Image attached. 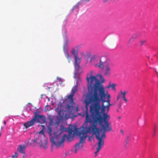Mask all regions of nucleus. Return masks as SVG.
<instances>
[{
    "instance_id": "e433bc0d",
    "label": "nucleus",
    "mask_w": 158,
    "mask_h": 158,
    "mask_svg": "<svg viewBox=\"0 0 158 158\" xmlns=\"http://www.w3.org/2000/svg\"><path fill=\"white\" fill-rule=\"evenodd\" d=\"M1 132H0V136H1Z\"/></svg>"
},
{
    "instance_id": "0eeeda50",
    "label": "nucleus",
    "mask_w": 158,
    "mask_h": 158,
    "mask_svg": "<svg viewBox=\"0 0 158 158\" xmlns=\"http://www.w3.org/2000/svg\"><path fill=\"white\" fill-rule=\"evenodd\" d=\"M69 101L68 102V103L67 105V111H61L60 110H59V107H58L56 109V110L58 112V115L59 117H60V118H64L65 119H68L69 118L70 114H71V113H72L73 110L74 109V110H75V109H74V106H76V110L77 111L78 110V108L77 106H76V104L74 103V104L73 105V110H72L71 112H70L68 110V105L69 104Z\"/></svg>"
},
{
    "instance_id": "b1692460",
    "label": "nucleus",
    "mask_w": 158,
    "mask_h": 158,
    "mask_svg": "<svg viewBox=\"0 0 158 158\" xmlns=\"http://www.w3.org/2000/svg\"><path fill=\"white\" fill-rule=\"evenodd\" d=\"M74 66L75 69L76 70H78L79 69L80 66L79 64L74 63Z\"/></svg>"
},
{
    "instance_id": "72a5a7b5",
    "label": "nucleus",
    "mask_w": 158,
    "mask_h": 158,
    "mask_svg": "<svg viewBox=\"0 0 158 158\" xmlns=\"http://www.w3.org/2000/svg\"><path fill=\"white\" fill-rule=\"evenodd\" d=\"M129 136H127V140H128L129 139Z\"/></svg>"
},
{
    "instance_id": "dca6fc26",
    "label": "nucleus",
    "mask_w": 158,
    "mask_h": 158,
    "mask_svg": "<svg viewBox=\"0 0 158 158\" xmlns=\"http://www.w3.org/2000/svg\"><path fill=\"white\" fill-rule=\"evenodd\" d=\"M78 46H75L72 48L71 51V53L73 55H74V57L78 56Z\"/></svg>"
},
{
    "instance_id": "58836bf2",
    "label": "nucleus",
    "mask_w": 158,
    "mask_h": 158,
    "mask_svg": "<svg viewBox=\"0 0 158 158\" xmlns=\"http://www.w3.org/2000/svg\"><path fill=\"white\" fill-rule=\"evenodd\" d=\"M126 143H127V141H126Z\"/></svg>"
},
{
    "instance_id": "f03ea898",
    "label": "nucleus",
    "mask_w": 158,
    "mask_h": 158,
    "mask_svg": "<svg viewBox=\"0 0 158 158\" xmlns=\"http://www.w3.org/2000/svg\"><path fill=\"white\" fill-rule=\"evenodd\" d=\"M94 72L93 70H91L87 74L86 79L88 82L89 93L86 96V98L89 97L105 89L100 81L97 78L98 75H93Z\"/></svg>"
},
{
    "instance_id": "412c9836",
    "label": "nucleus",
    "mask_w": 158,
    "mask_h": 158,
    "mask_svg": "<svg viewBox=\"0 0 158 158\" xmlns=\"http://www.w3.org/2000/svg\"><path fill=\"white\" fill-rule=\"evenodd\" d=\"M59 134L60 135L65 130V128L64 126H61L60 127V128L59 129Z\"/></svg>"
},
{
    "instance_id": "c85d7f7f",
    "label": "nucleus",
    "mask_w": 158,
    "mask_h": 158,
    "mask_svg": "<svg viewBox=\"0 0 158 158\" xmlns=\"http://www.w3.org/2000/svg\"><path fill=\"white\" fill-rule=\"evenodd\" d=\"M68 41V40L67 39L66 41V43H65V45H64V46H63V49H64H64H65V46L66 45Z\"/></svg>"
},
{
    "instance_id": "9d476101",
    "label": "nucleus",
    "mask_w": 158,
    "mask_h": 158,
    "mask_svg": "<svg viewBox=\"0 0 158 158\" xmlns=\"http://www.w3.org/2000/svg\"><path fill=\"white\" fill-rule=\"evenodd\" d=\"M34 117H35V121L37 123H40L41 124L46 123V119L44 115H39L38 112H36L34 113Z\"/></svg>"
},
{
    "instance_id": "7c9ffc66",
    "label": "nucleus",
    "mask_w": 158,
    "mask_h": 158,
    "mask_svg": "<svg viewBox=\"0 0 158 158\" xmlns=\"http://www.w3.org/2000/svg\"><path fill=\"white\" fill-rule=\"evenodd\" d=\"M49 130L50 132H52V130L51 128H49Z\"/></svg>"
},
{
    "instance_id": "1a4fd4ad",
    "label": "nucleus",
    "mask_w": 158,
    "mask_h": 158,
    "mask_svg": "<svg viewBox=\"0 0 158 158\" xmlns=\"http://www.w3.org/2000/svg\"><path fill=\"white\" fill-rule=\"evenodd\" d=\"M112 63L110 59L106 56H102L100 59L99 63L98 64V67L101 68H103L104 66L107 64L109 65H112Z\"/></svg>"
},
{
    "instance_id": "6ab92c4d",
    "label": "nucleus",
    "mask_w": 158,
    "mask_h": 158,
    "mask_svg": "<svg viewBox=\"0 0 158 158\" xmlns=\"http://www.w3.org/2000/svg\"><path fill=\"white\" fill-rule=\"evenodd\" d=\"M106 96L107 98V100L106 101L105 100V102H106L107 103V105L110 104V95L109 94H106Z\"/></svg>"
},
{
    "instance_id": "a878e982",
    "label": "nucleus",
    "mask_w": 158,
    "mask_h": 158,
    "mask_svg": "<svg viewBox=\"0 0 158 158\" xmlns=\"http://www.w3.org/2000/svg\"><path fill=\"white\" fill-rule=\"evenodd\" d=\"M79 4L77 3L73 7V9H77L78 7Z\"/></svg>"
},
{
    "instance_id": "7ed1b4c3",
    "label": "nucleus",
    "mask_w": 158,
    "mask_h": 158,
    "mask_svg": "<svg viewBox=\"0 0 158 158\" xmlns=\"http://www.w3.org/2000/svg\"><path fill=\"white\" fill-rule=\"evenodd\" d=\"M101 131L100 129H93V128L89 127V132H92L91 134L93 135H95L96 139L98 140V141L97 144L98 147L97 148V151L94 153L95 154V157L97 156V154L102 148L104 145V140L103 139L106 138V132H105L103 131L102 133L101 137L100 136V134Z\"/></svg>"
},
{
    "instance_id": "393cba45",
    "label": "nucleus",
    "mask_w": 158,
    "mask_h": 158,
    "mask_svg": "<svg viewBox=\"0 0 158 158\" xmlns=\"http://www.w3.org/2000/svg\"><path fill=\"white\" fill-rule=\"evenodd\" d=\"M18 154L17 152L15 153L14 155H12V158H17V157L18 156Z\"/></svg>"
},
{
    "instance_id": "cd10ccee",
    "label": "nucleus",
    "mask_w": 158,
    "mask_h": 158,
    "mask_svg": "<svg viewBox=\"0 0 158 158\" xmlns=\"http://www.w3.org/2000/svg\"><path fill=\"white\" fill-rule=\"evenodd\" d=\"M120 92V94H121L122 95H124L125 94V95H126V94L127 93V92L125 91L123 92L122 90H121Z\"/></svg>"
},
{
    "instance_id": "2f4dec72",
    "label": "nucleus",
    "mask_w": 158,
    "mask_h": 158,
    "mask_svg": "<svg viewBox=\"0 0 158 158\" xmlns=\"http://www.w3.org/2000/svg\"><path fill=\"white\" fill-rule=\"evenodd\" d=\"M120 131L121 132V133L122 134H124V131H123L122 130H120Z\"/></svg>"
},
{
    "instance_id": "f704fd0d",
    "label": "nucleus",
    "mask_w": 158,
    "mask_h": 158,
    "mask_svg": "<svg viewBox=\"0 0 158 158\" xmlns=\"http://www.w3.org/2000/svg\"><path fill=\"white\" fill-rule=\"evenodd\" d=\"M156 131V128H155V127L154 128V132H155Z\"/></svg>"
},
{
    "instance_id": "4be33fe9",
    "label": "nucleus",
    "mask_w": 158,
    "mask_h": 158,
    "mask_svg": "<svg viewBox=\"0 0 158 158\" xmlns=\"http://www.w3.org/2000/svg\"><path fill=\"white\" fill-rule=\"evenodd\" d=\"M111 87L112 89L114 91L116 90V89L115 88V85L114 84H112L111 85H110V84H109L108 86V87Z\"/></svg>"
},
{
    "instance_id": "6e6552de",
    "label": "nucleus",
    "mask_w": 158,
    "mask_h": 158,
    "mask_svg": "<svg viewBox=\"0 0 158 158\" xmlns=\"http://www.w3.org/2000/svg\"><path fill=\"white\" fill-rule=\"evenodd\" d=\"M77 85L73 87L71 94L68 97V98L69 99L70 102L68 106V110L70 112H71L73 108V105L74 104L73 97L77 90Z\"/></svg>"
},
{
    "instance_id": "aec40b11",
    "label": "nucleus",
    "mask_w": 158,
    "mask_h": 158,
    "mask_svg": "<svg viewBox=\"0 0 158 158\" xmlns=\"http://www.w3.org/2000/svg\"><path fill=\"white\" fill-rule=\"evenodd\" d=\"M75 62L74 63L79 64L80 62L81 58H79L78 56L75 57Z\"/></svg>"
},
{
    "instance_id": "423d86ee",
    "label": "nucleus",
    "mask_w": 158,
    "mask_h": 158,
    "mask_svg": "<svg viewBox=\"0 0 158 158\" xmlns=\"http://www.w3.org/2000/svg\"><path fill=\"white\" fill-rule=\"evenodd\" d=\"M43 137L41 136H39L40 134H36L35 135V138L34 139L31 140L30 138L28 140V142H30L31 144H38L40 147L44 149H46L47 148L48 141L47 138L45 136L43 132Z\"/></svg>"
},
{
    "instance_id": "473e14b6",
    "label": "nucleus",
    "mask_w": 158,
    "mask_h": 158,
    "mask_svg": "<svg viewBox=\"0 0 158 158\" xmlns=\"http://www.w3.org/2000/svg\"><path fill=\"white\" fill-rule=\"evenodd\" d=\"M3 123H4V125H6V122L5 121H4V122H3Z\"/></svg>"
},
{
    "instance_id": "2eb2a0df",
    "label": "nucleus",
    "mask_w": 158,
    "mask_h": 158,
    "mask_svg": "<svg viewBox=\"0 0 158 158\" xmlns=\"http://www.w3.org/2000/svg\"><path fill=\"white\" fill-rule=\"evenodd\" d=\"M138 35L136 34L132 35L129 40L128 43L131 44L133 43L135 40L138 37Z\"/></svg>"
},
{
    "instance_id": "9b49d317",
    "label": "nucleus",
    "mask_w": 158,
    "mask_h": 158,
    "mask_svg": "<svg viewBox=\"0 0 158 158\" xmlns=\"http://www.w3.org/2000/svg\"><path fill=\"white\" fill-rule=\"evenodd\" d=\"M113 64L112 63V65H109V64H107L104 66V73L105 76H110V67L113 66Z\"/></svg>"
},
{
    "instance_id": "bb28decb",
    "label": "nucleus",
    "mask_w": 158,
    "mask_h": 158,
    "mask_svg": "<svg viewBox=\"0 0 158 158\" xmlns=\"http://www.w3.org/2000/svg\"><path fill=\"white\" fill-rule=\"evenodd\" d=\"M146 42L145 40L141 41L140 42V44L141 46H142Z\"/></svg>"
},
{
    "instance_id": "c756f323",
    "label": "nucleus",
    "mask_w": 158,
    "mask_h": 158,
    "mask_svg": "<svg viewBox=\"0 0 158 158\" xmlns=\"http://www.w3.org/2000/svg\"><path fill=\"white\" fill-rule=\"evenodd\" d=\"M103 0V2L104 3H105V2H107L110 0Z\"/></svg>"
},
{
    "instance_id": "20e7f679",
    "label": "nucleus",
    "mask_w": 158,
    "mask_h": 158,
    "mask_svg": "<svg viewBox=\"0 0 158 158\" xmlns=\"http://www.w3.org/2000/svg\"><path fill=\"white\" fill-rule=\"evenodd\" d=\"M89 126L87 129L83 127L78 132V135L80 137L79 142L76 144L71 150V151L75 153H77L83 147V143L84 142V140L87 137L88 133H91L89 132Z\"/></svg>"
},
{
    "instance_id": "4c0bfd02",
    "label": "nucleus",
    "mask_w": 158,
    "mask_h": 158,
    "mask_svg": "<svg viewBox=\"0 0 158 158\" xmlns=\"http://www.w3.org/2000/svg\"><path fill=\"white\" fill-rule=\"evenodd\" d=\"M59 79L60 80H61V79Z\"/></svg>"
},
{
    "instance_id": "39448f33",
    "label": "nucleus",
    "mask_w": 158,
    "mask_h": 158,
    "mask_svg": "<svg viewBox=\"0 0 158 158\" xmlns=\"http://www.w3.org/2000/svg\"><path fill=\"white\" fill-rule=\"evenodd\" d=\"M67 131L69 133L68 136L66 134H64L63 136L59 140L58 142H57L56 140L55 141L54 138L52 136L50 138L51 142L58 148L63 145L65 139H67V141L68 142L72 141L74 136V131L72 128H68Z\"/></svg>"
},
{
    "instance_id": "ddd939ff",
    "label": "nucleus",
    "mask_w": 158,
    "mask_h": 158,
    "mask_svg": "<svg viewBox=\"0 0 158 158\" xmlns=\"http://www.w3.org/2000/svg\"><path fill=\"white\" fill-rule=\"evenodd\" d=\"M35 117H34L33 118L29 121L24 124V126L26 128L32 126L34 125L36 123L35 121Z\"/></svg>"
},
{
    "instance_id": "5701e85b",
    "label": "nucleus",
    "mask_w": 158,
    "mask_h": 158,
    "mask_svg": "<svg viewBox=\"0 0 158 158\" xmlns=\"http://www.w3.org/2000/svg\"><path fill=\"white\" fill-rule=\"evenodd\" d=\"M98 75V76H99L100 79L101 80V82H100L102 85V83H103L105 81L104 79V78L103 76H102L101 75Z\"/></svg>"
},
{
    "instance_id": "f3484780",
    "label": "nucleus",
    "mask_w": 158,
    "mask_h": 158,
    "mask_svg": "<svg viewBox=\"0 0 158 158\" xmlns=\"http://www.w3.org/2000/svg\"><path fill=\"white\" fill-rule=\"evenodd\" d=\"M125 94L124 95H122L121 94H118L117 98V101H118L120 98H122L123 100L125 101V102L127 103L128 102L127 100L125 98Z\"/></svg>"
},
{
    "instance_id": "f8f14e48",
    "label": "nucleus",
    "mask_w": 158,
    "mask_h": 158,
    "mask_svg": "<svg viewBox=\"0 0 158 158\" xmlns=\"http://www.w3.org/2000/svg\"><path fill=\"white\" fill-rule=\"evenodd\" d=\"M99 60V57L98 55H94L91 58L90 62L92 64H94L95 66L98 67V64Z\"/></svg>"
},
{
    "instance_id": "a211bd4d",
    "label": "nucleus",
    "mask_w": 158,
    "mask_h": 158,
    "mask_svg": "<svg viewBox=\"0 0 158 158\" xmlns=\"http://www.w3.org/2000/svg\"><path fill=\"white\" fill-rule=\"evenodd\" d=\"M64 52L66 58L68 59V62L70 63L72 60V57L70 56L67 51H65Z\"/></svg>"
},
{
    "instance_id": "f257e3e1",
    "label": "nucleus",
    "mask_w": 158,
    "mask_h": 158,
    "mask_svg": "<svg viewBox=\"0 0 158 158\" xmlns=\"http://www.w3.org/2000/svg\"><path fill=\"white\" fill-rule=\"evenodd\" d=\"M106 93H105V89L100 91L91 96L86 98L85 100V108L87 109L90 103V110L91 113L90 118L89 115L86 114L85 122L90 123L89 127L93 129H100L97 127L98 124L101 126L105 132H108L112 130L109 120L110 116L107 113L105 112L106 108L107 112L110 110V107L112 104L104 105L105 102Z\"/></svg>"
},
{
    "instance_id": "c9c22d12",
    "label": "nucleus",
    "mask_w": 158,
    "mask_h": 158,
    "mask_svg": "<svg viewBox=\"0 0 158 158\" xmlns=\"http://www.w3.org/2000/svg\"><path fill=\"white\" fill-rule=\"evenodd\" d=\"M2 126L1 127V129H2Z\"/></svg>"
},
{
    "instance_id": "4468645a",
    "label": "nucleus",
    "mask_w": 158,
    "mask_h": 158,
    "mask_svg": "<svg viewBox=\"0 0 158 158\" xmlns=\"http://www.w3.org/2000/svg\"><path fill=\"white\" fill-rule=\"evenodd\" d=\"M26 146L23 144L19 145L17 148V151L20 153L24 154L25 153Z\"/></svg>"
}]
</instances>
